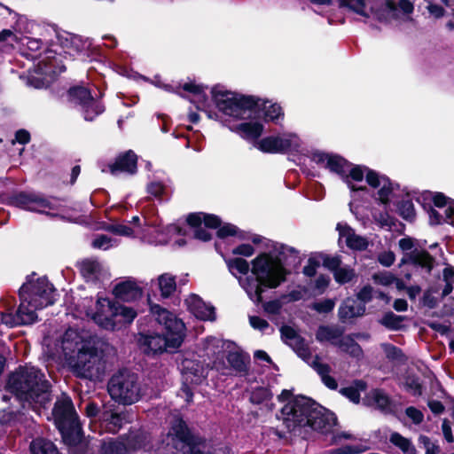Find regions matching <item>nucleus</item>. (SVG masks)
Returning a JSON list of instances; mask_svg holds the SVG:
<instances>
[{"mask_svg": "<svg viewBox=\"0 0 454 454\" xmlns=\"http://www.w3.org/2000/svg\"><path fill=\"white\" fill-rule=\"evenodd\" d=\"M182 89L189 93V100L194 104L198 110L207 114L209 119H216L218 114L211 110L212 103L227 121H254L259 114L261 107L267 121L278 122L283 118L282 108L278 104L270 102L260 103V99L253 96H245L228 90L224 86L215 85L210 90L211 98L207 93V87L194 82L184 83Z\"/></svg>", "mask_w": 454, "mask_h": 454, "instance_id": "1", "label": "nucleus"}, {"mask_svg": "<svg viewBox=\"0 0 454 454\" xmlns=\"http://www.w3.org/2000/svg\"><path fill=\"white\" fill-rule=\"evenodd\" d=\"M249 239L260 248L252 259V279L256 284H283L296 279L301 262L296 248L257 234Z\"/></svg>", "mask_w": 454, "mask_h": 454, "instance_id": "2", "label": "nucleus"}, {"mask_svg": "<svg viewBox=\"0 0 454 454\" xmlns=\"http://www.w3.org/2000/svg\"><path fill=\"white\" fill-rule=\"evenodd\" d=\"M277 399L280 403L287 402L280 410L281 416L276 415L277 419H282L286 430L271 428L272 434L279 439H286L287 434L295 433L301 427H309L322 434H328L333 433L338 422L335 413L312 398L294 395L292 390L283 389Z\"/></svg>", "mask_w": 454, "mask_h": 454, "instance_id": "3", "label": "nucleus"}, {"mask_svg": "<svg viewBox=\"0 0 454 454\" xmlns=\"http://www.w3.org/2000/svg\"><path fill=\"white\" fill-rule=\"evenodd\" d=\"M309 157L318 167L340 176L351 190L353 198L356 192L365 190L362 184L364 176L366 183L375 191V200L381 204L387 205L395 196V184L386 176L380 175L365 166H355L338 154L318 150L311 152Z\"/></svg>", "mask_w": 454, "mask_h": 454, "instance_id": "4", "label": "nucleus"}, {"mask_svg": "<svg viewBox=\"0 0 454 454\" xmlns=\"http://www.w3.org/2000/svg\"><path fill=\"white\" fill-rule=\"evenodd\" d=\"M150 313L155 318V328L140 329L137 333V345L147 356L175 354L186 337V326L175 313L153 303L148 298Z\"/></svg>", "mask_w": 454, "mask_h": 454, "instance_id": "5", "label": "nucleus"}, {"mask_svg": "<svg viewBox=\"0 0 454 454\" xmlns=\"http://www.w3.org/2000/svg\"><path fill=\"white\" fill-rule=\"evenodd\" d=\"M6 392L12 394L21 408L40 413L52 401V385L44 372L32 365H19L6 380Z\"/></svg>", "mask_w": 454, "mask_h": 454, "instance_id": "6", "label": "nucleus"}, {"mask_svg": "<svg viewBox=\"0 0 454 454\" xmlns=\"http://www.w3.org/2000/svg\"><path fill=\"white\" fill-rule=\"evenodd\" d=\"M59 296L55 286H20L18 306L14 297L0 300L1 323L9 327L32 325L38 318L36 310L53 305Z\"/></svg>", "mask_w": 454, "mask_h": 454, "instance_id": "7", "label": "nucleus"}, {"mask_svg": "<svg viewBox=\"0 0 454 454\" xmlns=\"http://www.w3.org/2000/svg\"><path fill=\"white\" fill-rule=\"evenodd\" d=\"M340 6L363 17L364 21L376 20L384 24L410 20L414 0H338Z\"/></svg>", "mask_w": 454, "mask_h": 454, "instance_id": "8", "label": "nucleus"}, {"mask_svg": "<svg viewBox=\"0 0 454 454\" xmlns=\"http://www.w3.org/2000/svg\"><path fill=\"white\" fill-rule=\"evenodd\" d=\"M228 127L242 138L253 141L254 147L265 153H301L304 151L302 140L297 134L293 132L268 136L261 140H257L263 130V126L259 121H242L239 124L229 125Z\"/></svg>", "mask_w": 454, "mask_h": 454, "instance_id": "9", "label": "nucleus"}, {"mask_svg": "<svg viewBox=\"0 0 454 454\" xmlns=\"http://www.w3.org/2000/svg\"><path fill=\"white\" fill-rule=\"evenodd\" d=\"M101 229L118 236L132 239L138 238L141 241L152 245L166 244L174 235L184 234L181 227L175 224L162 227L161 223L158 220H145V228L137 231L123 222L119 221L105 223Z\"/></svg>", "mask_w": 454, "mask_h": 454, "instance_id": "10", "label": "nucleus"}, {"mask_svg": "<svg viewBox=\"0 0 454 454\" xmlns=\"http://www.w3.org/2000/svg\"><path fill=\"white\" fill-rule=\"evenodd\" d=\"M398 245L404 254L402 263L411 264L415 270L419 271L423 278L428 280V276L439 277L442 273L445 284H454V267L446 265L440 269L441 265L436 264L427 251L415 247V240L412 238H403Z\"/></svg>", "mask_w": 454, "mask_h": 454, "instance_id": "11", "label": "nucleus"}, {"mask_svg": "<svg viewBox=\"0 0 454 454\" xmlns=\"http://www.w3.org/2000/svg\"><path fill=\"white\" fill-rule=\"evenodd\" d=\"M137 316L133 308L106 297L98 299L92 319L105 330L118 331L129 325Z\"/></svg>", "mask_w": 454, "mask_h": 454, "instance_id": "12", "label": "nucleus"}, {"mask_svg": "<svg viewBox=\"0 0 454 454\" xmlns=\"http://www.w3.org/2000/svg\"><path fill=\"white\" fill-rule=\"evenodd\" d=\"M171 438L162 449V454H213L201 450L205 439L194 434L187 423L177 418L169 430Z\"/></svg>", "mask_w": 454, "mask_h": 454, "instance_id": "13", "label": "nucleus"}, {"mask_svg": "<svg viewBox=\"0 0 454 454\" xmlns=\"http://www.w3.org/2000/svg\"><path fill=\"white\" fill-rule=\"evenodd\" d=\"M104 350L96 342L84 341L75 356H70L73 372L80 378L93 379L105 371Z\"/></svg>", "mask_w": 454, "mask_h": 454, "instance_id": "14", "label": "nucleus"}, {"mask_svg": "<svg viewBox=\"0 0 454 454\" xmlns=\"http://www.w3.org/2000/svg\"><path fill=\"white\" fill-rule=\"evenodd\" d=\"M107 389L112 399L123 405H131L143 396L138 375L128 370H121L114 374Z\"/></svg>", "mask_w": 454, "mask_h": 454, "instance_id": "15", "label": "nucleus"}, {"mask_svg": "<svg viewBox=\"0 0 454 454\" xmlns=\"http://www.w3.org/2000/svg\"><path fill=\"white\" fill-rule=\"evenodd\" d=\"M7 204L27 211L51 216L61 215L60 201L38 192H20L10 196Z\"/></svg>", "mask_w": 454, "mask_h": 454, "instance_id": "16", "label": "nucleus"}, {"mask_svg": "<svg viewBox=\"0 0 454 454\" xmlns=\"http://www.w3.org/2000/svg\"><path fill=\"white\" fill-rule=\"evenodd\" d=\"M187 223L190 226L196 228L194 231V237L202 241H208L212 236L209 231L201 226L204 223L205 227L216 229L217 236L221 239L229 236H238L240 239H246L244 233L231 223H225L221 226V220L215 215H209L205 213H192L187 216Z\"/></svg>", "mask_w": 454, "mask_h": 454, "instance_id": "17", "label": "nucleus"}, {"mask_svg": "<svg viewBox=\"0 0 454 454\" xmlns=\"http://www.w3.org/2000/svg\"><path fill=\"white\" fill-rule=\"evenodd\" d=\"M67 99L71 104L80 106L85 121H93L105 111L104 106L95 99L91 92L83 86H74L67 91Z\"/></svg>", "mask_w": 454, "mask_h": 454, "instance_id": "18", "label": "nucleus"}, {"mask_svg": "<svg viewBox=\"0 0 454 454\" xmlns=\"http://www.w3.org/2000/svg\"><path fill=\"white\" fill-rule=\"evenodd\" d=\"M424 195L434 203L428 211L430 223H450L454 226V200L441 192H427Z\"/></svg>", "mask_w": 454, "mask_h": 454, "instance_id": "19", "label": "nucleus"}, {"mask_svg": "<svg viewBox=\"0 0 454 454\" xmlns=\"http://www.w3.org/2000/svg\"><path fill=\"white\" fill-rule=\"evenodd\" d=\"M247 294L248 297L256 304L262 303L263 310L270 315H278L281 311L284 300L281 295L278 299L263 301L264 298H270L264 294L268 291L278 287V286H242Z\"/></svg>", "mask_w": 454, "mask_h": 454, "instance_id": "20", "label": "nucleus"}, {"mask_svg": "<svg viewBox=\"0 0 454 454\" xmlns=\"http://www.w3.org/2000/svg\"><path fill=\"white\" fill-rule=\"evenodd\" d=\"M279 331L283 342L289 346L299 357L303 360L310 358L311 352L305 339L301 336L294 328L284 325L280 327Z\"/></svg>", "mask_w": 454, "mask_h": 454, "instance_id": "21", "label": "nucleus"}, {"mask_svg": "<svg viewBox=\"0 0 454 454\" xmlns=\"http://www.w3.org/2000/svg\"><path fill=\"white\" fill-rule=\"evenodd\" d=\"M323 265L327 268L334 276V279L339 284L351 282L356 278L355 270L341 262L339 256L325 255L323 257Z\"/></svg>", "mask_w": 454, "mask_h": 454, "instance_id": "22", "label": "nucleus"}, {"mask_svg": "<svg viewBox=\"0 0 454 454\" xmlns=\"http://www.w3.org/2000/svg\"><path fill=\"white\" fill-rule=\"evenodd\" d=\"M62 442L68 447L78 446L83 439V431L78 419L57 425Z\"/></svg>", "mask_w": 454, "mask_h": 454, "instance_id": "23", "label": "nucleus"}, {"mask_svg": "<svg viewBox=\"0 0 454 454\" xmlns=\"http://www.w3.org/2000/svg\"><path fill=\"white\" fill-rule=\"evenodd\" d=\"M81 272L87 282H105L110 278L108 270L96 260L83 261Z\"/></svg>", "mask_w": 454, "mask_h": 454, "instance_id": "24", "label": "nucleus"}, {"mask_svg": "<svg viewBox=\"0 0 454 454\" xmlns=\"http://www.w3.org/2000/svg\"><path fill=\"white\" fill-rule=\"evenodd\" d=\"M365 310L366 308L363 303H359L357 300L353 297H347L339 307V320L341 323H347L353 318L364 316Z\"/></svg>", "mask_w": 454, "mask_h": 454, "instance_id": "25", "label": "nucleus"}, {"mask_svg": "<svg viewBox=\"0 0 454 454\" xmlns=\"http://www.w3.org/2000/svg\"><path fill=\"white\" fill-rule=\"evenodd\" d=\"M52 416L54 418L56 426L78 419L74 403L70 397L58 400L54 403L52 409Z\"/></svg>", "mask_w": 454, "mask_h": 454, "instance_id": "26", "label": "nucleus"}, {"mask_svg": "<svg viewBox=\"0 0 454 454\" xmlns=\"http://www.w3.org/2000/svg\"><path fill=\"white\" fill-rule=\"evenodd\" d=\"M109 170L114 176L122 172L135 174L137 172V155L132 151L120 154L114 163L109 165Z\"/></svg>", "mask_w": 454, "mask_h": 454, "instance_id": "27", "label": "nucleus"}, {"mask_svg": "<svg viewBox=\"0 0 454 454\" xmlns=\"http://www.w3.org/2000/svg\"><path fill=\"white\" fill-rule=\"evenodd\" d=\"M339 231L340 240L354 250H364L368 246L365 238L356 235L353 229L346 223H339L336 227Z\"/></svg>", "mask_w": 454, "mask_h": 454, "instance_id": "28", "label": "nucleus"}, {"mask_svg": "<svg viewBox=\"0 0 454 454\" xmlns=\"http://www.w3.org/2000/svg\"><path fill=\"white\" fill-rule=\"evenodd\" d=\"M146 192L156 200L162 201L168 200L171 193V187L168 179H161L159 176H148Z\"/></svg>", "mask_w": 454, "mask_h": 454, "instance_id": "29", "label": "nucleus"}, {"mask_svg": "<svg viewBox=\"0 0 454 454\" xmlns=\"http://www.w3.org/2000/svg\"><path fill=\"white\" fill-rule=\"evenodd\" d=\"M226 265L229 271L239 281L250 273L252 275V260L247 262L244 258L235 257L225 259Z\"/></svg>", "mask_w": 454, "mask_h": 454, "instance_id": "30", "label": "nucleus"}, {"mask_svg": "<svg viewBox=\"0 0 454 454\" xmlns=\"http://www.w3.org/2000/svg\"><path fill=\"white\" fill-rule=\"evenodd\" d=\"M367 397L372 399L376 409L380 411L383 414H393L395 412V404L389 395H387L383 389H372Z\"/></svg>", "mask_w": 454, "mask_h": 454, "instance_id": "31", "label": "nucleus"}, {"mask_svg": "<svg viewBox=\"0 0 454 454\" xmlns=\"http://www.w3.org/2000/svg\"><path fill=\"white\" fill-rule=\"evenodd\" d=\"M113 294L116 300L121 301H135L143 295L141 286H114Z\"/></svg>", "mask_w": 454, "mask_h": 454, "instance_id": "32", "label": "nucleus"}, {"mask_svg": "<svg viewBox=\"0 0 454 454\" xmlns=\"http://www.w3.org/2000/svg\"><path fill=\"white\" fill-rule=\"evenodd\" d=\"M333 345L337 346L342 352L348 354L351 357L360 359L364 356L362 347L354 340L352 334H348L337 342H333Z\"/></svg>", "mask_w": 454, "mask_h": 454, "instance_id": "33", "label": "nucleus"}, {"mask_svg": "<svg viewBox=\"0 0 454 454\" xmlns=\"http://www.w3.org/2000/svg\"><path fill=\"white\" fill-rule=\"evenodd\" d=\"M406 319L407 317L396 315L393 311L388 310L382 315L378 322L389 331L398 332L407 330V325L403 324Z\"/></svg>", "mask_w": 454, "mask_h": 454, "instance_id": "34", "label": "nucleus"}, {"mask_svg": "<svg viewBox=\"0 0 454 454\" xmlns=\"http://www.w3.org/2000/svg\"><path fill=\"white\" fill-rule=\"evenodd\" d=\"M67 53L73 55L74 53H82L88 51L91 46L89 39H84L80 35H70L65 38L62 43Z\"/></svg>", "mask_w": 454, "mask_h": 454, "instance_id": "35", "label": "nucleus"}, {"mask_svg": "<svg viewBox=\"0 0 454 454\" xmlns=\"http://www.w3.org/2000/svg\"><path fill=\"white\" fill-rule=\"evenodd\" d=\"M301 287L299 290H293L288 294H281V299L284 300L285 303L298 301L301 300H307L311 296L310 287L311 286H298ZM314 290H319L320 293H323L328 286H312Z\"/></svg>", "mask_w": 454, "mask_h": 454, "instance_id": "36", "label": "nucleus"}, {"mask_svg": "<svg viewBox=\"0 0 454 454\" xmlns=\"http://www.w3.org/2000/svg\"><path fill=\"white\" fill-rule=\"evenodd\" d=\"M344 333V328L340 326H330V325H319L316 332V340L319 342L324 341H331L335 342L334 340L342 337Z\"/></svg>", "mask_w": 454, "mask_h": 454, "instance_id": "37", "label": "nucleus"}, {"mask_svg": "<svg viewBox=\"0 0 454 454\" xmlns=\"http://www.w3.org/2000/svg\"><path fill=\"white\" fill-rule=\"evenodd\" d=\"M227 362L230 366L239 373H247L248 372V364L250 358L240 351H229L226 356Z\"/></svg>", "mask_w": 454, "mask_h": 454, "instance_id": "38", "label": "nucleus"}, {"mask_svg": "<svg viewBox=\"0 0 454 454\" xmlns=\"http://www.w3.org/2000/svg\"><path fill=\"white\" fill-rule=\"evenodd\" d=\"M125 445H127V450L129 453L130 451H135L142 449L145 446L146 438L143 432L141 431H129L128 434H125L121 436Z\"/></svg>", "mask_w": 454, "mask_h": 454, "instance_id": "39", "label": "nucleus"}, {"mask_svg": "<svg viewBox=\"0 0 454 454\" xmlns=\"http://www.w3.org/2000/svg\"><path fill=\"white\" fill-rule=\"evenodd\" d=\"M30 450L32 454H61L51 441L43 437L31 442Z\"/></svg>", "mask_w": 454, "mask_h": 454, "instance_id": "40", "label": "nucleus"}, {"mask_svg": "<svg viewBox=\"0 0 454 454\" xmlns=\"http://www.w3.org/2000/svg\"><path fill=\"white\" fill-rule=\"evenodd\" d=\"M125 413H118V412H108L106 411L102 415V419L106 423V429L109 433L115 434L117 433L123 426L125 422Z\"/></svg>", "mask_w": 454, "mask_h": 454, "instance_id": "41", "label": "nucleus"}, {"mask_svg": "<svg viewBox=\"0 0 454 454\" xmlns=\"http://www.w3.org/2000/svg\"><path fill=\"white\" fill-rule=\"evenodd\" d=\"M367 384L363 380H354V386L341 387L340 393L354 403H360V391H364Z\"/></svg>", "mask_w": 454, "mask_h": 454, "instance_id": "42", "label": "nucleus"}, {"mask_svg": "<svg viewBox=\"0 0 454 454\" xmlns=\"http://www.w3.org/2000/svg\"><path fill=\"white\" fill-rule=\"evenodd\" d=\"M127 445H125L121 436L119 439H110L104 442L101 446V454H128Z\"/></svg>", "mask_w": 454, "mask_h": 454, "instance_id": "43", "label": "nucleus"}, {"mask_svg": "<svg viewBox=\"0 0 454 454\" xmlns=\"http://www.w3.org/2000/svg\"><path fill=\"white\" fill-rule=\"evenodd\" d=\"M389 442L399 448L404 454H416V449L411 441L397 432L390 434Z\"/></svg>", "mask_w": 454, "mask_h": 454, "instance_id": "44", "label": "nucleus"}, {"mask_svg": "<svg viewBox=\"0 0 454 454\" xmlns=\"http://www.w3.org/2000/svg\"><path fill=\"white\" fill-rule=\"evenodd\" d=\"M416 192H407V198L403 199L398 205L399 215L405 220L412 221L415 217V209L411 200L415 197Z\"/></svg>", "mask_w": 454, "mask_h": 454, "instance_id": "45", "label": "nucleus"}, {"mask_svg": "<svg viewBox=\"0 0 454 454\" xmlns=\"http://www.w3.org/2000/svg\"><path fill=\"white\" fill-rule=\"evenodd\" d=\"M119 244L120 240L118 239L105 234L96 235L91 243L94 248L101 250H108L112 247H116Z\"/></svg>", "mask_w": 454, "mask_h": 454, "instance_id": "46", "label": "nucleus"}, {"mask_svg": "<svg viewBox=\"0 0 454 454\" xmlns=\"http://www.w3.org/2000/svg\"><path fill=\"white\" fill-rule=\"evenodd\" d=\"M273 397V394L269 387H255L250 395L249 401L253 404H262L264 402L270 401Z\"/></svg>", "mask_w": 454, "mask_h": 454, "instance_id": "47", "label": "nucleus"}, {"mask_svg": "<svg viewBox=\"0 0 454 454\" xmlns=\"http://www.w3.org/2000/svg\"><path fill=\"white\" fill-rule=\"evenodd\" d=\"M191 280L189 273H182L180 275L163 273L157 278V284H186Z\"/></svg>", "mask_w": 454, "mask_h": 454, "instance_id": "48", "label": "nucleus"}, {"mask_svg": "<svg viewBox=\"0 0 454 454\" xmlns=\"http://www.w3.org/2000/svg\"><path fill=\"white\" fill-rule=\"evenodd\" d=\"M381 348L387 359L389 361H403L405 358V355L403 350L394 344L382 343Z\"/></svg>", "mask_w": 454, "mask_h": 454, "instance_id": "49", "label": "nucleus"}, {"mask_svg": "<svg viewBox=\"0 0 454 454\" xmlns=\"http://www.w3.org/2000/svg\"><path fill=\"white\" fill-rule=\"evenodd\" d=\"M19 415V411H12L9 408L0 410V425L4 427L13 425L18 420Z\"/></svg>", "mask_w": 454, "mask_h": 454, "instance_id": "50", "label": "nucleus"}, {"mask_svg": "<svg viewBox=\"0 0 454 454\" xmlns=\"http://www.w3.org/2000/svg\"><path fill=\"white\" fill-rule=\"evenodd\" d=\"M405 387L408 390H411L412 395L415 396L422 395L423 387L419 378L416 375L408 376L406 378Z\"/></svg>", "mask_w": 454, "mask_h": 454, "instance_id": "51", "label": "nucleus"}, {"mask_svg": "<svg viewBox=\"0 0 454 454\" xmlns=\"http://www.w3.org/2000/svg\"><path fill=\"white\" fill-rule=\"evenodd\" d=\"M367 450L363 445H345L337 449L329 450V454H360Z\"/></svg>", "mask_w": 454, "mask_h": 454, "instance_id": "52", "label": "nucleus"}, {"mask_svg": "<svg viewBox=\"0 0 454 454\" xmlns=\"http://www.w3.org/2000/svg\"><path fill=\"white\" fill-rule=\"evenodd\" d=\"M184 372L185 373H189L197 378H201L203 376L204 369L203 366L200 363H195L193 361H185L184 363Z\"/></svg>", "mask_w": 454, "mask_h": 454, "instance_id": "53", "label": "nucleus"}, {"mask_svg": "<svg viewBox=\"0 0 454 454\" xmlns=\"http://www.w3.org/2000/svg\"><path fill=\"white\" fill-rule=\"evenodd\" d=\"M433 286L428 288L420 300V303L422 306L427 307L428 309H434L437 306V298L433 295L434 292H436Z\"/></svg>", "mask_w": 454, "mask_h": 454, "instance_id": "54", "label": "nucleus"}, {"mask_svg": "<svg viewBox=\"0 0 454 454\" xmlns=\"http://www.w3.org/2000/svg\"><path fill=\"white\" fill-rule=\"evenodd\" d=\"M373 218L380 228L391 230L392 226L395 225L394 219L387 213L374 215Z\"/></svg>", "mask_w": 454, "mask_h": 454, "instance_id": "55", "label": "nucleus"}, {"mask_svg": "<svg viewBox=\"0 0 454 454\" xmlns=\"http://www.w3.org/2000/svg\"><path fill=\"white\" fill-rule=\"evenodd\" d=\"M320 266V262L315 257H309L307 264L302 269V273L309 278L314 277L317 274V269Z\"/></svg>", "mask_w": 454, "mask_h": 454, "instance_id": "56", "label": "nucleus"}, {"mask_svg": "<svg viewBox=\"0 0 454 454\" xmlns=\"http://www.w3.org/2000/svg\"><path fill=\"white\" fill-rule=\"evenodd\" d=\"M334 300L325 299L324 301L315 302L312 308L318 313H329L334 309Z\"/></svg>", "mask_w": 454, "mask_h": 454, "instance_id": "57", "label": "nucleus"}, {"mask_svg": "<svg viewBox=\"0 0 454 454\" xmlns=\"http://www.w3.org/2000/svg\"><path fill=\"white\" fill-rule=\"evenodd\" d=\"M254 247L247 243L240 244L235 247L231 250V254L234 255H241L244 257H250L254 254Z\"/></svg>", "mask_w": 454, "mask_h": 454, "instance_id": "58", "label": "nucleus"}, {"mask_svg": "<svg viewBox=\"0 0 454 454\" xmlns=\"http://www.w3.org/2000/svg\"><path fill=\"white\" fill-rule=\"evenodd\" d=\"M356 300L365 306L366 303L372 300V286H364V287L356 294Z\"/></svg>", "mask_w": 454, "mask_h": 454, "instance_id": "59", "label": "nucleus"}, {"mask_svg": "<svg viewBox=\"0 0 454 454\" xmlns=\"http://www.w3.org/2000/svg\"><path fill=\"white\" fill-rule=\"evenodd\" d=\"M405 414L412 420L415 425H419L423 422V412L413 406L407 407L405 409Z\"/></svg>", "mask_w": 454, "mask_h": 454, "instance_id": "60", "label": "nucleus"}, {"mask_svg": "<svg viewBox=\"0 0 454 454\" xmlns=\"http://www.w3.org/2000/svg\"><path fill=\"white\" fill-rule=\"evenodd\" d=\"M395 260V255L394 252L389 251V250L383 251V252L380 253L378 255L379 262L385 267L391 266L394 263Z\"/></svg>", "mask_w": 454, "mask_h": 454, "instance_id": "61", "label": "nucleus"}, {"mask_svg": "<svg viewBox=\"0 0 454 454\" xmlns=\"http://www.w3.org/2000/svg\"><path fill=\"white\" fill-rule=\"evenodd\" d=\"M249 324L254 329L260 331H264L268 327H270V324L268 323V321L258 316H250Z\"/></svg>", "mask_w": 454, "mask_h": 454, "instance_id": "62", "label": "nucleus"}, {"mask_svg": "<svg viewBox=\"0 0 454 454\" xmlns=\"http://www.w3.org/2000/svg\"><path fill=\"white\" fill-rule=\"evenodd\" d=\"M85 415L90 419L97 418L100 413V408L95 402H89L84 408Z\"/></svg>", "mask_w": 454, "mask_h": 454, "instance_id": "63", "label": "nucleus"}, {"mask_svg": "<svg viewBox=\"0 0 454 454\" xmlns=\"http://www.w3.org/2000/svg\"><path fill=\"white\" fill-rule=\"evenodd\" d=\"M312 367L315 369L321 379L328 375L331 372V367L328 364L320 363L317 360L313 362Z\"/></svg>", "mask_w": 454, "mask_h": 454, "instance_id": "64", "label": "nucleus"}]
</instances>
